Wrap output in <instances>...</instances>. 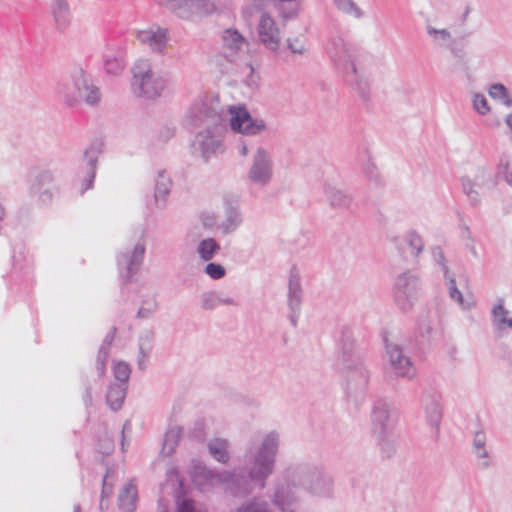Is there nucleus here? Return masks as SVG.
Segmentation results:
<instances>
[{
	"label": "nucleus",
	"mask_w": 512,
	"mask_h": 512,
	"mask_svg": "<svg viewBox=\"0 0 512 512\" xmlns=\"http://www.w3.org/2000/svg\"><path fill=\"white\" fill-rule=\"evenodd\" d=\"M279 444L280 435L276 431L265 434L259 442L253 438L247 449L245 466L217 471L198 464L194 466L193 481L202 490L221 485L235 497H246L256 489L263 490L274 472Z\"/></svg>",
	"instance_id": "1"
},
{
	"label": "nucleus",
	"mask_w": 512,
	"mask_h": 512,
	"mask_svg": "<svg viewBox=\"0 0 512 512\" xmlns=\"http://www.w3.org/2000/svg\"><path fill=\"white\" fill-rule=\"evenodd\" d=\"M188 121L196 131L195 150H199L207 162L221 147V138L226 131V119L214 108L202 104L190 110Z\"/></svg>",
	"instance_id": "2"
},
{
	"label": "nucleus",
	"mask_w": 512,
	"mask_h": 512,
	"mask_svg": "<svg viewBox=\"0 0 512 512\" xmlns=\"http://www.w3.org/2000/svg\"><path fill=\"white\" fill-rule=\"evenodd\" d=\"M326 52L333 61L335 67L343 74L345 81L353 86L363 100L369 97V84L363 79L357 70V49L345 42L339 35L329 37Z\"/></svg>",
	"instance_id": "3"
},
{
	"label": "nucleus",
	"mask_w": 512,
	"mask_h": 512,
	"mask_svg": "<svg viewBox=\"0 0 512 512\" xmlns=\"http://www.w3.org/2000/svg\"><path fill=\"white\" fill-rule=\"evenodd\" d=\"M57 93L68 106H75L80 101L95 106L100 101L99 88L94 85L91 75L80 66L70 71L67 80L58 83Z\"/></svg>",
	"instance_id": "4"
},
{
	"label": "nucleus",
	"mask_w": 512,
	"mask_h": 512,
	"mask_svg": "<svg viewBox=\"0 0 512 512\" xmlns=\"http://www.w3.org/2000/svg\"><path fill=\"white\" fill-rule=\"evenodd\" d=\"M289 476L310 495L330 499L334 495V479L322 467L310 463L289 466Z\"/></svg>",
	"instance_id": "5"
},
{
	"label": "nucleus",
	"mask_w": 512,
	"mask_h": 512,
	"mask_svg": "<svg viewBox=\"0 0 512 512\" xmlns=\"http://www.w3.org/2000/svg\"><path fill=\"white\" fill-rule=\"evenodd\" d=\"M132 90L136 96L154 99L168 87L167 73H156L148 60H138L132 68Z\"/></svg>",
	"instance_id": "6"
},
{
	"label": "nucleus",
	"mask_w": 512,
	"mask_h": 512,
	"mask_svg": "<svg viewBox=\"0 0 512 512\" xmlns=\"http://www.w3.org/2000/svg\"><path fill=\"white\" fill-rule=\"evenodd\" d=\"M420 289L421 281L416 271L407 270L399 274L394 282V301L397 307L403 312L410 311L418 298Z\"/></svg>",
	"instance_id": "7"
},
{
	"label": "nucleus",
	"mask_w": 512,
	"mask_h": 512,
	"mask_svg": "<svg viewBox=\"0 0 512 512\" xmlns=\"http://www.w3.org/2000/svg\"><path fill=\"white\" fill-rule=\"evenodd\" d=\"M146 244L139 240L132 246L120 251L116 256L120 280L123 284L130 283L138 274L144 261Z\"/></svg>",
	"instance_id": "8"
},
{
	"label": "nucleus",
	"mask_w": 512,
	"mask_h": 512,
	"mask_svg": "<svg viewBox=\"0 0 512 512\" xmlns=\"http://www.w3.org/2000/svg\"><path fill=\"white\" fill-rule=\"evenodd\" d=\"M345 381L346 395L354 401L363 399L368 390L370 371L364 361L339 368Z\"/></svg>",
	"instance_id": "9"
},
{
	"label": "nucleus",
	"mask_w": 512,
	"mask_h": 512,
	"mask_svg": "<svg viewBox=\"0 0 512 512\" xmlns=\"http://www.w3.org/2000/svg\"><path fill=\"white\" fill-rule=\"evenodd\" d=\"M297 489L301 488L290 479L288 467L283 473V479L274 483L270 500L281 512H296L300 503Z\"/></svg>",
	"instance_id": "10"
},
{
	"label": "nucleus",
	"mask_w": 512,
	"mask_h": 512,
	"mask_svg": "<svg viewBox=\"0 0 512 512\" xmlns=\"http://www.w3.org/2000/svg\"><path fill=\"white\" fill-rule=\"evenodd\" d=\"M54 181L55 174L51 169L38 167L31 169L29 172L30 195L36 197L43 205L50 204L57 194Z\"/></svg>",
	"instance_id": "11"
},
{
	"label": "nucleus",
	"mask_w": 512,
	"mask_h": 512,
	"mask_svg": "<svg viewBox=\"0 0 512 512\" xmlns=\"http://www.w3.org/2000/svg\"><path fill=\"white\" fill-rule=\"evenodd\" d=\"M384 343L388 362L393 373L397 377L408 380L414 379L417 370L411 358L406 354L404 347L396 341L389 340L387 337L384 338Z\"/></svg>",
	"instance_id": "12"
},
{
	"label": "nucleus",
	"mask_w": 512,
	"mask_h": 512,
	"mask_svg": "<svg viewBox=\"0 0 512 512\" xmlns=\"http://www.w3.org/2000/svg\"><path fill=\"white\" fill-rule=\"evenodd\" d=\"M158 2L182 19L210 14L215 10V5L211 0H158Z\"/></svg>",
	"instance_id": "13"
},
{
	"label": "nucleus",
	"mask_w": 512,
	"mask_h": 512,
	"mask_svg": "<svg viewBox=\"0 0 512 512\" xmlns=\"http://www.w3.org/2000/svg\"><path fill=\"white\" fill-rule=\"evenodd\" d=\"M273 176V161L270 154L258 147L253 155L247 177L255 185L264 187L270 183Z\"/></svg>",
	"instance_id": "14"
},
{
	"label": "nucleus",
	"mask_w": 512,
	"mask_h": 512,
	"mask_svg": "<svg viewBox=\"0 0 512 512\" xmlns=\"http://www.w3.org/2000/svg\"><path fill=\"white\" fill-rule=\"evenodd\" d=\"M229 112L230 127L235 132L251 136L261 133L266 128L265 122L262 119L253 118L244 106H232Z\"/></svg>",
	"instance_id": "15"
},
{
	"label": "nucleus",
	"mask_w": 512,
	"mask_h": 512,
	"mask_svg": "<svg viewBox=\"0 0 512 512\" xmlns=\"http://www.w3.org/2000/svg\"><path fill=\"white\" fill-rule=\"evenodd\" d=\"M288 307L290 310L289 320L292 326L296 327L298 323V317L301 310L303 289L301 286V277L299 270L296 265H293L290 269L289 280H288Z\"/></svg>",
	"instance_id": "16"
},
{
	"label": "nucleus",
	"mask_w": 512,
	"mask_h": 512,
	"mask_svg": "<svg viewBox=\"0 0 512 512\" xmlns=\"http://www.w3.org/2000/svg\"><path fill=\"white\" fill-rule=\"evenodd\" d=\"M137 39L156 54L164 55L167 48V43L170 39L169 31L167 28L158 25H152L147 29L138 30L136 33Z\"/></svg>",
	"instance_id": "17"
},
{
	"label": "nucleus",
	"mask_w": 512,
	"mask_h": 512,
	"mask_svg": "<svg viewBox=\"0 0 512 512\" xmlns=\"http://www.w3.org/2000/svg\"><path fill=\"white\" fill-rule=\"evenodd\" d=\"M426 33L431 38V41L435 46L449 49L451 54L456 58H461L463 56L464 45H460L458 41L453 38L448 29H438L431 24H427Z\"/></svg>",
	"instance_id": "18"
},
{
	"label": "nucleus",
	"mask_w": 512,
	"mask_h": 512,
	"mask_svg": "<svg viewBox=\"0 0 512 512\" xmlns=\"http://www.w3.org/2000/svg\"><path fill=\"white\" fill-rule=\"evenodd\" d=\"M257 32L261 43L271 51H277L280 44V32L274 19L264 12L258 23Z\"/></svg>",
	"instance_id": "19"
},
{
	"label": "nucleus",
	"mask_w": 512,
	"mask_h": 512,
	"mask_svg": "<svg viewBox=\"0 0 512 512\" xmlns=\"http://www.w3.org/2000/svg\"><path fill=\"white\" fill-rule=\"evenodd\" d=\"M372 432L374 435L387 434L390 432V408L384 399H378L374 402L371 413Z\"/></svg>",
	"instance_id": "20"
},
{
	"label": "nucleus",
	"mask_w": 512,
	"mask_h": 512,
	"mask_svg": "<svg viewBox=\"0 0 512 512\" xmlns=\"http://www.w3.org/2000/svg\"><path fill=\"white\" fill-rule=\"evenodd\" d=\"M362 359L354 353V341L352 333L349 329L341 331V337L338 344V354L336 359V367L342 368L354 364Z\"/></svg>",
	"instance_id": "21"
},
{
	"label": "nucleus",
	"mask_w": 512,
	"mask_h": 512,
	"mask_svg": "<svg viewBox=\"0 0 512 512\" xmlns=\"http://www.w3.org/2000/svg\"><path fill=\"white\" fill-rule=\"evenodd\" d=\"M101 152L102 143L98 141L91 143V145L84 152L83 161L86 163V173L83 179V188L81 190L82 193L93 187L98 156L101 154Z\"/></svg>",
	"instance_id": "22"
},
{
	"label": "nucleus",
	"mask_w": 512,
	"mask_h": 512,
	"mask_svg": "<svg viewBox=\"0 0 512 512\" xmlns=\"http://www.w3.org/2000/svg\"><path fill=\"white\" fill-rule=\"evenodd\" d=\"M421 404L424 409L427 422L431 427H435L438 430L442 419L440 396L435 392L425 391L421 397Z\"/></svg>",
	"instance_id": "23"
},
{
	"label": "nucleus",
	"mask_w": 512,
	"mask_h": 512,
	"mask_svg": "<svg viewBox=\"0 0 512 512\" xmlns=\"http://www.w3.org/2000/svg\"><path fill=\"white\" fill-rule=\"evenodd\" d=\"M223 53L228 61L233 62L239 51L248 45L245 37L234 28H228L222 34Z\"/></svg>",
	"instance_id": "24"
},
{
	"label": "nucleus",
	"mask_w": 512,
	"mask_h": 512,
	"mask_svg": "<svg viewBox=\"0 0 512 512\" xmlns=\"http://www.w3.org/2000/svg\"><path fill=\"white\" fill-rule=\"evenodd\" d=\"M172 180L165 170H159L154 185L153 205L157 209H164L167 203V197L170 194Z\"/></svg>",
	"instance_id": "25"
},
{
	"label": "nucleus",
	"mask_w": 512,
	"mask_h": 512,
	"mask_svg": "<svg viewBox=\"0 0 512 512\" xmlns=\"http://www.w3.org/2000/svg\"><path fill=\"white\" fill-rule=\"evenodd\" d=\"M439 322V314L437 311L430 309L423 310L418 319L417 334L424 339H430L436 325Z\"/></svg>",
	"instance_id": "26"
},
{
	"label": "nucleus",
	"mask_w": 512,
	"mask_h": 512,
	"mask_svg": "<svg viewBox=\"0 0 512 512\" xmlns=\"http://www.w3.org/2000/svg\"><path fill=\"white\" fill-rule=\"evenodd\" d=\"M325 196L329 205L338 210H346L351 207L352 197L347 192L335 186H325Z\"/></svg>",
	"instance_id": "27"
},
{
	"label": "nucleus",
	"mask_w": 512,
	"mask_h": 512,
	"mask_svg": "<svg viewBox=\"0 0 512 512\" xmlns=\"http://www.w3.org/2000/svg\"><path fill=\"white\" fill-rule=\"evenodd\" d=\"M138 499L137 488L133 481H129L121 490L118 502L123 512H133L136 509Z\"/></svg>",
	"instance_id": "28"
},
{
	"label": "nucleus",
	"mask_w": 512,
	"mask_h": 512,
	"mask_svg": "<svg viewBox=\"0 0 512 512\" xmlns=\"http://www.w3.org/2000/svg\"><path fill=\"white\" fill-rule=\"evenodd\" d=\"M229 447V442L223 438H214L207 443L209 454L222 464H227L230 460Z\"/></svg>",
	"instance_id": "29"
},
{
	"label": "nucleus",
	"mask_w": 512,
	"mask_h": 512,
	"mask_svg": "<svg viewBox=\"0 0 512 512\" xmlns=\"http://www.w3.org/2000/svg\"><path fill=\"white\" fill-rule=\"evenodd\" d=\"M242 215L236 206L226 203L225 219L220 225L223 234H231L241 225Z\"/></svg>",
	"instance_id": "30"
},
{
	"label": "nucleus",
	"mask_w": 512,
	"mask_h": 512,
	"mask_svg": "<svg viewBox=\"0 0 512 512\" xmlns=\"http://www.w3.org/2000/svg\"><path fill=\"white\" fill-rule=\"evenodd\" d=\"M127 393V385L112 383L106 394V403L112 411L121 409Z\"/></svg>",
	"instance_id": "31"
},
{
	"label": "nucleus",
	"mask_w": 512,
	"mask_h": 512,
	"mask_svg": "<svg viewBox=\"0 0 512 512\" xmlns=\"http://www.w3.org/2000/svg\"><path fill=\"white\" fill-rule=\"evenodd\" d=\"M334 7L341 14L360 20L365 16L364 10L354 0H332Z\"/></svg>",
	"instance_id": "32"
},
{
	"label": "nucleus",
	"mask_w": 512,
	"mask_h": 512,
	"mask_svg": "<svg viewBox=\"0 0 512 512\" xmlns=\"http://www.w3.org/2000/svg\"><path fill=\"white\" fill-rule=\"evenodd\" d=\"M52 13L59 29H64L68 26L70 20V9L67 0H54Z\"/></svg>",
	"instance_id": "33"
},
{
	"label": "nucleus",
	"mask_w": 512,
	"mask_h": 512,
	"mask_svg": "<svg viewBox=\"0 0 512 512\" xmlns=\"http://www.w3.org/2000/svg\"><path fill=\"white\" fill-rule=\"evenodd\" d=\"M473 453L477 458L483 459L481 462L482 468L490 466L489 452L486 448V435L482 431H477L473 438Z\"/></svg>",
	"instance_id": "34"
},
{
	"label": "nucleus",
	"mask_w": 512,
	"mask_h": 512,
	"mask_svg": "<svg viewBox=\"0 0 512 512\" xmlns=\"http://www.w3.org/2000/svg\"><path fill=\"white\" fill-rule=\"evenodd\" d=\"M220 244L214 238H206L199 242L196 251L201 260H212L220 251Z\"/></svg>",
	"instance_id": "35"
},
{
	"label": "nucleus",
	"mask_w": 512,
	"mask_h": 512,
	"mask_svg": "<svg viewBox=\"0 0 512 512\" xmlns=\"http://www.w3.org/2000/svg\"><path fill=\"white\" fill-rule=\"evenodd\" d=\"M124 67L125 61L121 52H108L104 55V68L108 74L117 76Z\"/></svg>",
	"instance_id": "36"
},
{
	"label": "nucleus",
	"mask_w": 512,
	"mask_h": 512,
	"mask_svg": "<svg viewBox=\"0 0 512 512\" xmlns=\"http://www.w3.org/2000/svg\"><path fill=\"white\" fill-rule=\"evenodd\" d=\"M181 435L182 430L180 427H173L166 432L161 450V453L164 456H169L174 452L175 448L179 444Z\"/></svg>",
	"instance_id": "37"
},
{
	"label": "nucleus",
	"mask_w": 512,
	"mask_h": 512,
	"mask_svg": "<svg viewBox=\"0 0 512 512\" xmlns=\"http://www.w3.org/2000/svg\"><path fill=\"white\" fill-rule=\"evenodd\" d=\"M447 286H448V293L451 299L456 301L463 309L469 310L471 309L475 303L473 301H466L463 297V294L458 290L456 286V279L453 273L449 274V277H444Z\"/></svg>",
	"instance_id": "38"
},
{
	"label": "nucleus",
	"mask_w": 512,
	"mask_h": 512,
	"mask_svg": "<svg viewBox=\"0 0 512 512\" xmlns=\"http://www.w3.org/2000/svg\"><path fill=\"white\" fill-rule=\"evenodd\" d=\"M405 244L411 249V255L418 257L424 249V241L415 230H410L404 237Z\"/></svg>",
	"instance_id": "39"
},
{
	"label": "nucleus",
	"mask_w": 512,
	"mask_h": 512,
	"mask_svg": "<svg viewBox=\"0 0 512 512\" xmlns=\"http://www.w3.org/2000/svg\"><path fill=\"white\" fill-rule=\"evenodd\" d=\"M475 186L486 187L489 190L494 189L497 186V179L493 178L491 173L485 167H479L475 174L474 179Z\"/></svg>",
	"instance_id": "40"
},
{
	"label": "nucleus",
	"mask_w": 512,
	"mask_h": 512,
	"mask_svg": "<svg viewBox=\"0 0 512 512\" xmlns=\"http://www.w3.org/2000/svg\"><path fill=\"white\" fill-rule=\"evenodd\" d=\"M461 184H462V190L464 194L468 197L469 202L472 206H478L481 203V197L479 192L474 188L475 183L474 181L464 176L461 178Z\"/></svg>",
	"instance_id": "41"
},
{
	"label": "nucleus",
	"mask_w": 512,
	"mask_h": 512,
	"mask_svg": "<svg viewBox=\"0 0 512 512\" xmlns=\"http://www.w3.org/2000/svg\"><path fill=\"white\" fill-rule=\"evenodd\" d=\"M491 98L500 100L507 106H512V97L509 95L508 89L501 83L492 84L488 91Z\"/></svg>",
	"instance_id": "42"
},
{
	"label": "nucleus",
	"mask_w": 512,
	"mask_h": 512,
	"mask_svg": "<svg viewBox=\"0 0 512 512\" xmlns=\"http://www.w3.org/2000/svg\"><path fill=\"white\" fill-rule=\"evenodd\" d=\"M377 438L378 444L380 446L381 452L383 457L390 458L394 455L396 452V446L395 441L392 438L390 432H387V434L381 435H374Z\"/></svg>",
	"instance_id": "43"
},
{
	"label": "nucleus",
	"mask_w": 512,
	"mask_h": 512,
	"mask_svg": "<svg viewBox=\"0 0 512 512\" xmlns=\"http://www.w3.org/2000/svg\"><path fill=\"white\" fill-rule=\"evenodd\" d=\"M236 512H270V509L267 501L253 498L243 503Z\"/></svg>",
	"instance_id": "44"
},
{
	"label": "nucleus",
	"mask_w": 512,
	"mask_h": 512,
	"mask_svg": "<svg viewBox=\"0 0 512 512\" xmlns=\"http://www.w3.org/2000/svg\"><path fill=\"white\" fill-rule=\"evenodd\" d=\"M158 303L155 298L148 297L142 300L141 306L137 312L138 319H149L156 312Z\"/></svg>",
	"instance_id": "45"
},
{
	"label": "nucleus",
	"mask_w": 512,
	"mask_h": 512,
	"mask_svg": "<svg viewBox=\"0 0 512 512\" xmlns=\"http://www.w3.org/2000/svg\"><path fill=\"white\" fill-rule=\"evenodd\" d=\"M507 310L504 308L502 302L498 303L492 309V315L494 322L500 327H509L512 329V319L507 318Z\"/></svg>",
	"instance_id": "46"
},
{
	"label": "nucleus",
	"mask_w": 512,
	"mask_h": 512,
	"mask_svg": "<svg viewBox=\"0 0 512 512\" xmlns=\"http://www.w3.org/2000/svg\"><path fill=\"white\" fill-rule=\"evenodd\" d=\"M114 377L119 381L118 384L127 385L130 378L131 367L125 361H118L113 366Z\"/></svg>",
	"instance_id": "47"
},
{
	"label": "nucleus",
	"mask_w": 512,
	"mask_h": 512,
	"mask_svg": "<svg viewBox=\"0 0 512 512\" xmlns=\"http://www.w3.org/2000/svg\"><path fill=\"white\" fill-rule=\"evenodd\" d=\"M201 308L212 310L220 305V296L216 292H204L200 297Z\"/></svg>",
	"instance_id": "48"
},
{
	"label": "nucleus",
	"mask_w": 512,
	"mask_h": 512,
	"mask_svg": "<svg viewBox=\"0 0 512 512\" xmlns=\"http://www.w3.org/2000/svg\"><path fill=\"white\" fill-rule=\"evenodd\" d=\"M431 254L433 260L440 266L444 277H449L450 269L447 265L445 255L439 246H434L431 248Z\"/></svg>",
	"instance_id": "49"
},
{
	"label": "nucleus",
	"mask_w": 512,
	"mask_h": 512,
	"mask_svg": "<svg viewBox=\"0 0 512 512\" xmlns=\"http://www.w3.org/2000/svg\"><path fill=\"white\" fill-rule=\"evenodd\" d=\"M204 272L212 279L219 280L226 275V269L223 265L215 262H209L205 268Z\"/></svg>",
	"instance_id": "50"
},
{
	"label": "nucleus",
	"mask_w": 512,
	"mask_h": 512,
	"mask_svg": "<svg viewBox=\"0 0 512 512\" xmlns=\"http://www.w3.org/2000/svg\"><path fill=\"white\" fill-rule=\"evenodd\" d=\"M153 340H154V332L152 330L144 331L140 335L139 340H138L139 352H151Z\"/></svg>",
	"instance_id": "51"
},
{
	"label": "nucleus",
	"mask_w": 512,
	"mask_h": 512,
	"mask_svg": "<svg viewBox=\"0 0 512 512\" xmlns=\"http://www.w3.org/2000/svg\"><path fill=\"white\" fill-rule=\"evenodd\" d=\"M473 107L481 115H486L490 111L487 99L483 94L480 93L474 94Z\"/></svg>",
	"instance_id": "52"
},
{
	"label": "nucleus",
	"mask_w": 512,
	"mask_h": 512,
	"mask_svg": "<svg viewBox=\"0 0 512 512\" xmlns=\"http://www.w3.org/2000/svg\"><path fill=\"white\" fill-rule=\"evenodd\" d=\"M275 4V7L279 10L280 16L284 19H291L296 17L297 15V9L291 8L288 10H285L283 7L284 3H292L296 2L297 0H272Z\"/></svg>",
	"instance_id": "53"
},
{
	"label": "nucleus",
	"mask_w": 512,
	"mask_h": 512,
	"mask_svg": "<svg viewBox=\"0 0 512 512\" xmlns=\"http://www.w3.org/2000/svg\"><path fill=\"white\" fill-rule=\"evenodd\" d=\"M497 177H503L506 183L512 186V171H510L509 162L507 160H500V163L498 165V172L495 178L497 179Z\"/></svg>",
	"instance_id": "54"
},
{
	"label": "nucleus",
	"mask_w": 512,
	"mask_h": 512,
	"mask_svg": "<svg viewBox=\"0 0 512 512\" xmlns=\"http://www.w3.org/2000/svg\"><path fill=\"white\" fill-rule=\"evenodd\" d=\"M177 512H204L200 509H197L194 505V502L187 498L177 497L176 499Z\"/></svg>",
	"instance_id": "55"
},
{
	"label": "nucleus",
	"mask_w": 512,
	"mask_h": 512,
	"mask_svg": "<svg viewBox=\"0 0 512 512\" xmlns=\"http://www.w3.org/2000/svg\"><path fill=\"white\" fill-rule=\"evenodd\" d=\"M109 478H110V469H107L106 474L103 478V482H102V490H101L102 500L110 497L113 494V483L109 482Z\"/></svg>",
	"instance_id": "56"
},
{
	"label": "nucleus",
	"mask_w": 512,
	"mask_h": 512,
	"mask_svg": "<svg viewBox=\"0 0 512 512\" xmlns=\"http://www.w3.org/2000/svg\"><path fill=\"white\" fill-rule=\"evenodd\" d=\"M287 46H288V49L292 52V53H295V54H304L305 52V46L304 44L299 41L298 39H288L287 40Z\"/></svg>",
	"instance_id": "57"
},
{
	"label": "nucleus",
	"mask_w": 512,
	"mask_h": 512,
	"mask_svg": "<svg viewBox=\"0 0 512 512\" xmlns=\"http://www.w3.org/2000/svg\"><path fill=\"white\" fill-rule=\"evenodd\" d=\"M504 359L512 366V331L508 332L507 340L504 343Z\"/></svg>",
	"instance_id": "58"
},
{
	"label": "nucleus",
	"mask_w": 512,
	"mask_h": 512,
	"mask_svg": "<svg viewBox=\"0 0 512 512\" xmlns=\"http://www.w3.org/2000/svg\"><path fill=\"white\" fill-rule=\"evenodd\" d=\"M364 172L369 180L378 182L379 181V173L377 172L376 167L372 163H368L364 167Z\"/></svg>",
	"instance_id": "59"
},
{
	"label": "nucleus",
	"mask_w": 512,
	"mask_h": 512,
	"mask_svg": "<svg viewBox=\"0 0 512 512\" xmlns=\"http://www.w3.org/2000/svg\"><path fill=\"white\" fill-rule=\"evenodd\" d=\"M150 353L151 352H139L138 351L137 366H138L139 370L144 371L146 369Z\"/></svg>",
	"instance_id": "60"
},
{
	"label": "nucleus",
	"mask_w": 512,
	"mask_h": 512,
	"mask_svg": "<svg viewBox=\"0 0 512 512\" xmlns=\"http://www.w3.org/2000/svg\"><path fill=\"white\" fill-rule=\"evenodd\" d=\"M116 330H117L116 327H112L111 331L105 336L100 348L107 349V350L110 349V346L115 337Z\"/></svg>",
	"instance_id": "61"
},
{
	"label": "nucleus",
	"mask_w": 512,
	"mask_h": 512,
	"mask_svg": "<svg viewBox=\"0 0 512 512\" xmlns=\"http://www.w3.org/2000/svg\"><path fill=\"white\" fill-rule=\"evenodd\" d=\"M250 68V74L249 76L247 77V79L245 80L246 84L250 87L256 85L257 83V77L254 75V69L252 66H249Z\"/></svg>",
	"instance_id": "62"
},
{
	"label": "nucleus",
	"mask_w": 512,
	"mask_h": 512,
	"mask_svg": "<svg viewBox=\"0 0 512 512\" xmlns=\"http://www.w3.org/2000/svg\"><path fill=\"white\" fill-rule=\"evenodd\" d=\"M108 355H109V350L103 349V348H99L96 361H101L102 360L103 362L106 363Z\"/></svg>",
	"instance_id": "63"
},
{
	"label": "nucleus",
	"mask_w": 512,
	"mask_h": 512,
	"mask_svg": "<svg viewBox=\"0 0 512 512\" xmlns=\"http://www.w3.org/2000/svg\"><path fill=\"white\" fill-rule=\"evenodd\" d=\"M106 363L101 361H96V370L98 372L99 377H102L105 374Z\"/></svg>",
	"instance_id": "64"
}]
</instances>
